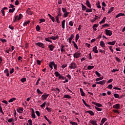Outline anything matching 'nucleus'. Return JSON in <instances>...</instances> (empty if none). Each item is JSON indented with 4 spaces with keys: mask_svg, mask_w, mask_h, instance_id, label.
I'll use <instances>...</instances> for the list:
<instances>
[{
    "mask_svg": "<svg viewBox=\"0 0 125 125\" xmlns=\"http://www.w3.org/2000/svg\"><path fill=\"white\" fill-rule=\"evenodd\" d=\"M76 67H77V64L75 62H72L70 64V65L69 66V69H76Z\"/></svg>",
    "mask_w": 125,
    "mask_h": 125,
    "instance_id": "obj_1",
    "label": "nucleus"
},
{
    "mask_svg": "<svg viewBox=\"0 0 125 125\" xmlns=\"http://www.w3.org/2000/svg\"><path fill=\"white\" fill-rule=\"evenodd\" d=\"M97 84H101L102 85H104L106 83V80H103L100 82H96Z\"/></svg>",
    "mask_w": 125,
    "mask_h": 125,
    "instance_id": "obj_2",
    "label": "nucleus"
},
{
    "mask_svg": "<svg viewBox=\"0 0 125 125\" xmlns=\"http://www.w3.org/2000/svg\"><path fill=\"white\" fill-rule=\"evenodd\" d=\"M36 45H37L38 46H40V47H42V48H44V45L43 44V43H42V42H37L36 44Z\"/></svg>",
    "mask_w": 125,
    "mask_h": 125,
    "instance_id": "obj_3",
    "label": "nucleus"
},
{
    "mask_svg": "<svg viewBox=\"0 0 125 125\" xmlns=\"http://www.w3.org/2000/svg\"><path fill=\"white\" fill-rule=\"evenodd\" d=\"M48 96H49V94L44 93L42 96V100H45V99H46V98H47Z\"/></svg>",
    "mask_w": 125,
    "mask_h": 125,
    "instance_id": "obj_4",
    "label": "nucleus"
},
{
    "mask_svg": "<svg viewBox=\"0 0 125 125\" xmlns=\"http://www.w3.org/2000/svg\"><path fill=\"white\" fill-rule=\"evenodd\" d=\"M105 34L107 36H112V31L111 30L106 29Z\"/></svg>",
    "mask_w": 125,
    "mask_h": 125,
    "instance_id": "obj_5",
    "label": "nucleus"
},
{
    "mask_svg": "<svg viewBox=\"0 0 125 125\" xmlns=\"http://www.w3.org/2000/svg\"><path fill=\"white\" fill-rule=\"evenodd\" d=\"M89 123L92 125H98L97 124V121L96 120H90Z\"/></svg>",
    "mask_w": 125,
    "mask_h": 125,
    "instance_id": "obj_6",
    "label": "nucleus"
},
{
    "mask_svg": "<svg viewBox=\"0 0 125 125\" xmlns=\"http://www.w3.org/2000/svg\"><path fill=\"white\" fill-rule=\"evenodd\" d=\"M54 64V62L53 61V62H50L49 63V67H50V68L51 69V70H52V69H53V65Z\"/></svg>",
    "mask_w": 125,
    "mask_h": 125,
    "instance_id": "obj_7",
    "label": "nucleus"
},
{
    "mask_svg": "<svg viewBox=\"0 0 125 125\" xmlns=\"http://www.w3.org/2000/svg\"><path fill=\"white\" fill-rule=\"evenodd\" d=\"M58 11H57V16H62V14L61 13V8H58Z\"/></svg>",
    "mask_w": 125,
    "mask_h": 125,
    "instance_id": "obj_8",
    "label": "nucleus"
},
{
    "mask_svg": "<svg viewBox=\"0 0 125 125\" xmlns=\"http://www.w3.org/2000/svg\"><path fill=\"white\" fill-rule=\"evenodd\" d=\"M31 116L33 119H36V114H35V110L34 109H32Z\"/></svg>",
    "mask_w": 125,
    "mask_h": 125,
    "instance_id": "obj_9",
    "label": "nucleus"
},
{
    "mask_svg": "<svg viewBox=\"0 0 125 125\" xmlns=\"http://www.w3.org/2000/svg\"><path fill=\"white\" fill-rule=\"evenodd\" d=\"M121 16H125V13H120L118 14L116 16L115 18H119V17H121Z\"/></svg>",
    "mask_w": 125,
    "mask_h": 125,
    "instance_id": "obj_10",
    "label": "nucleus"
},
{
    "mask_svg": "<svg viewBox=\"0 0 125 125\" xmlns=\"http://www.w3.org/2000/svg\"><path fill=\"white\" fill-rule=\"evenodd\" d=\"M51 40H53V41H55L56 40H58L59 39V36L57 35L55 37L52 36L50 38Z\"/></svg>",
    "mask_w": 125,
    "mask_h": 125,
    "instance_id": "obj_11",
    "label": "nucleus"
},
{
    "mask_svg": "<svg viewBox=\"0 0 125 125\" xmlns=\"http://www.w3.org/2000/svg\"><path fill=\"white\" fill-rule=\"evenodd\" d=\"M48 15L49 18L52 20V21L53 22H55V18H54V17L51 16V15H50V14H48Z\"/></svg>",
    "mask_w": 125,
    "mask_h": 125,
    "instance_id": "obj_12",
    "label": "nucleus"
},
{
    "mask_svg": "<svg viewBox=\"0 0 125 125\" xmlns=\"http://www.w3.org/2000/svg\"><path fill=\"white\" fill-rule=\"evenodd\" d=\"M93 51L94 52V53H98V50H97V46H95L94 47H93Z\"/></svg>",
    "mask_w": 125,
    "mask_h": 125,
    "instance_id": "obj_13",
    "label": "nucleus"
},
{
    "mask_svg": "<svg viewBox=\"0 0 125 125\" xmlns=\"http://www.w3.org/2000/svg\"><path fill=\"white\" fill-rule=\"evenodd\" d=\"M113 108L114 109H120V104H116L113 105Z\"/></svg>",
    "mask_w": 125,
    "mask_h": 125,
    "instance_id": "obj_14",
    "label": "nucleus"
},
{
    "mask_svg": "<svg viewBox=\"0 0 125 125\" xmlns=\"http://www.w3.org/2000/svg\"><path fill=\"white\" fill-rule=\"evenodd\" d=\"M86 5L89 7V8H91V4H90V2L88 0L86 1Z\"/></svg>",
    "mask_w": 125,
    "mask_h": 125,
    "instance_id": "obj_15",
    "label": "nucleus"
},
{
    "mask_svg": "<svg viewBox=\"0 0 125 125\" xmlns=\"http://www.w3.org/2000/svg\"><path fill=\"white\" fill-rule=\"evenodd\" d=\"M80 93L82 96H85V94L84 93V92H83V90L82 88L80 89Z\"/></svg>",
    "mask_w": 125,
    "mask_h": 125,
    "instance_id": "obj_16",
    "label": "nucleus"
},
{
    "mask_svg": "<svg viewBox=\"0 0 125 125\" xmlns=\"http://www.w3.org/2000/svg\"><path fill=\"white\" fill-rule=\"evenodd\" d=\"M115 43H116L115 41H113L112 42H107V44H109V45H115Z\"/></svg>",
    "mask_w": 125,
    "mask_h": 125,
    "instance_id": "obj_17",
    "label": "nucleus"
},
{
    "mask_svg": "<svg viewBox=\"0 0 125 125\" xmlns=\"http://www.w3.org/2000/svg\"><path fill=\"white\" fill-rule=\"evenodd\" d=\"M85 113H88L91 116H94V112L91 110L86 111Z\"/></svg>",
    "mask_w": 125,
    "mask_h": 125,
    "instance_id": "obj_18",
    "label": "nucleus"
},
{
    "mask_svg": "<svg viewBox=\"0 0 125 125\" xmlns=\"http://www.w3.org/2000/svg\"><path fill=\"white\" fill-rule=\"evenodd\" d=\"M48 48L51 51H53V49H54V46L52 45V44H50L49 45Z\"/></svg>",
    "mask_w": 125,
    "mask_h": 125,
    "instance_id": "obj_19",
    "label": "nucleus"
},
{
    "mask_svg": "<svg viewBox=\"0 0 125 125\" xmlns=\"http://www.w3.org/2000/svg\"><path fill=\"white\" fill-rule=\"evenodd\" d=\"M100 45H101L102 47H105L106 46V45H105V43L103 41L100 42Z\"/></svg>",
    "mask_w": 125,
    "mask_h": 125,
    "instance_id": "obj_20",
    "label": "nucleus"
},
{
    "mask_svg": "<svg viewBox=\"0 0 125 125\" xmlns=\"http://www.w3.org/2000/svg\"><path fill=\"white\" fill-rule=\"evenodd\" d=\"M73 56L74 58H79V52L75 53Z\"/></svg>",
    "mask_w": 125,
    "mask_h": 125,
    "instance_id": "obj_21",
    "label": "nucleus"
},
{
    "mask_svg": "<svg viewBox=\"0 0 125 125\" xmlns=\"http://www.w3.org/2000/svg\"><path fill=\"white\" fill-rule=\"evenodd\" d=\"M65 20H63L62 22V29H65Z\"/></svg>",
    "mask_w": 125,
    "mask_h": 125,
    "instance_id": "obj_22",
    "label": "nucleus"
},
{
    "mask_svg": "<svg viewBox=\"0 0 125 125\" xmlns=\"http://www.w3.org/2000/svg\"><path fill=\"white\" fill-rule=\"evenodd\" d=\"M17 111L18 113H22L23 112V108L20 107L19 108H17Z\"/></svg>",
    "mask_w": 125,
    "mask_h": 125,
    "instance_id": "obj_23",
    "label": "nucleus"
},
{
    "mask_svg": "<svg viewBox=\"0 0 125 125\" xmlns=\"http://www.w3.org/2000/svg\"><path fill=\"white\" fill-rule=\"evenodd\" d=\"M26 12L27 14H29V15H32V13L31 11V9L30 8H28L26 11Z\"/></svg>",
    "mask_w": 125,
    "mask_h": 125,
    "instance_id": "obj_24",
    "label": "nucleus"
},
{
    "mask_svg": "<svg viewBox=\"0 0 125 125\" xmlns=\"http://www.w3.org/2000/svg\"><path fill=\"white\" fill-rule=\"evenodd\" d=\"M106 21V17H104L103 20L99 22V24H102V23H105Z\"/></svg>",
    "mask_w": 125,
    "mask_h": 125,
    "instance_id": "obj_25",
    "label": "nucleus"
},
{
    "mask_svg": "<svg viewBox=\"0 0 125 125\" xmlns=\"http://www.w3.org/2000/svg\"><path fill=\"white\" fill-rule=\"evenodd\" d=\"M104 79V77L102 76L96 79V82H99V81H102Z\"/></svg>",
    "mask_w": 125,
    "mask_h": 125,
    "instance_id": "obj_26",
    "label": "nucleus"
},
{
    "mask_svg": "<svg viewBox=\"0 0 125 125\" xmlns=\"http://www.w3.org/2000/svg\"><path fill=\"white\" fill-rule=\"evenodd\" d=\"M106 121H107V118H103L101 121L102 125H103V124H104V123H105V122H106Z\"/></svg>",
    "mask_w": 125,
    "mask_h": 125,
    "instance_id": "obj_27",
    "label": "nucleus"
},
{
    "mask_svg": "<svg viewBox=\"0 0 125 125\" xmlns=\"http://www.w3.org/2000/svg\"><path fill=\"white\" fill-rule=\"evenodd\" d=\"M15 100H16V99L15 98H13L9 100L8 103H12V102H13V101H15Z\"/></svg>",
    "mask_w": 125,
    "mask_h": 125,
    "instance_id": "obj_28",
    "label": "nucleus"
},
{
    "mask_svg": "<svg viewBox=\"0 0 125 125\" xmlns=\"http://www.w3.org/2000/svg\"><path fill=\"white\" fill-rule=\"evenodd\" d=\"M70 13L68 12H66L65 13H64L63 14V17H64L65 18H66V17H68V15H69Z\"/></svg>",
    "mask_w": 125,
    "mask_h": 125,
    "instance_id": "obj_29",
    "label": "nucleus"
},
{
    "mask_svg": "<svg viewBox=\"0 0 125 125\" xmlns=\"http://www.w3.org/2000/svg\"><path fill=\"white\" fill-rule=\"evenodd\" d=\"M72 43L74 44V47H75L76 49H78V45H77V43H76L74 41H72Z\"/></svg>",
    "mask_w": 125,
    "mask_h": 125,
    "instance_id": "obj_30",
    "label": "nucleus"
},
{
    "mask_svg": "<svg viewBox=\"0 0 125 125\" xmlns=\"http://www.w3.org/2000/svg\"><path fill=\"white\" fill-rule=\"evenodd\" d=\"M95 109H96V110H97V111H98V112H101V111H102V108H99L98 107L95 106Z\"/></svg>",
    "mask_w": 125,
    "mask_h": 125,
    "instance_id": "obj_31",
    "label": "nucleus"
},
{
    "mask_svg": "<svg viewBox=\"0 0 125 125\" xmlns=\"http://www.w3.org/2000/svg\"><path fill=\"white\" fill-rule=\"evenodd\" d=\"M85 12L89 13V12H92V8H87L86 9Z\"/></svg>",
    "mask_w": 125,
    "mask_h": 125,
    "instance_id": "obj_32",
    "label": "nucleus"
},
{
    "mask_svg": "<svg viewBox=\"0 0 125 125\" xmlns=\"http://www.w3.org/2000/svg\"><path fill=\"white\" fill-rule=\"evenodd\" d=\"M30 22H31V21H28L24 22L23 23L24 27H25V26H27L28 25V24H29Z\"/></svg>",
    "mask_w": 125,
    "mask_h": 125,
    "instance_id": "obj_33",
    "label": "nucleus"
},
{
    "mask_svg": "<svg viewBox=\"0 0 125 125\" xmlns=\"http://www.w3.org/2000/svg\"><path fill=\"white\" fill-rule=\"evenodd\" d=\"M14 11H15V8H13L12 9H10L9 10V12H10V13H13Z\"/></svg>",
    "mask_w": 125,
    "mask_h": 125,
    "instance_id": "obj_34",
    "label": "nucleus"
},
{
    "mask_svg": "<svg viewBox=\"0 0 125 125\" xmlns=\"http://www.w3.org/2000/svg\"><path fill=\"white\" fill-rule=\"evenodd\" d=\"M94 68V66L88 65L87 66L88 70H91L92 69H93Z\"/></svg>",
    "mask_w": 125,
    "mask_h": 125,
    "instance_id": "obj_35",
    "label": "nucleus"
},
{
    "mask_svg": "<svg viewBox=\"0 0 125 125\" xmlns=\"http://www.w3.org/2000/svg\"><path fill=\"white\" fill-rule=\"evenodd\" d=\"M54 74H55L56 77H59L61 75L60 73H59V72L58 71H56Z\"/></svg>",
    "mask_w": 125,
    "mask_h": 125,
    "instance_id": "obj_36",
    "label": "nucleus"
},
{
    "mask_svg": "<svg viewBox=\"0 0 125 125\" xmlns=\"http://www.w3.org/2000/svg\"><path fill=\"white\" fill-rule=\"evenodd\" d=\"M36 31H41V27H40V25H37L36 26Z\"/></svg>",
    "mask_w": 125,
    "mask_h": 125,
    "instance_id": "obj_37",
    "label": "nucleus"
},
{
    "mask_svg": "<svg viewBox=\"0 0 125 125\" xmlns=\"http://www.w3.org/2000/svg\"><path fill=\"white\" fill-rule=\"evenodd\" d=\"M45 105H46V102H44L41 105V108H43V107H45Z\"/></svg>",
    "mask_w": 125,
    "mask_h": 125,
    "instance_id": "obj_38",
    "label": "nucleus"
},
{
    "mask_svg": "<svg viewBox=\"0 0 125 125\" xmlns=\"http://www.w3.org/2000/svg\"><path fill=\"white\" fill-rule=\"evenodd\" d=\"M37 93H38V94H43V92L41 91V90H40V89L38 88L37 89Z\"/></svg>",
    "mask_w": 125,
    "mask_h": 125,
    "instance_id": "obj_39",
    "label": "nucleus"
},
{
    "mask_svg": "<svg viewBox=\"0 0 125 125\" xmlns=\"http://www.w3.org/2000/svg\"><path fill=\"white\" fill-rule=\"evenodd\" d=\"M96 106H97L96 107H102V104H99L98 103H96Z\"/></svg>",
    "mask_w": 125,
    "mask_h": 125,
    "instance_id": "obj_40",
    "label": "nucleus"
},
{
    "mask_svg": "<svg viewBox=\"0 0 125 125\" xmlns=\"http://www.w3.org/2000/svg\"><path fill=\"white\" fill-rule=\"evenodd\" d=\"M114 96L116 98H120V95L118 94L115 93L114 94Z\"/></svg>",
    "mask_w": 125,
    "mask_h": 125,
    "instance_id": "obj_41",
    "label": "nucleus"
},
{
    "mask_svg": "<svg viewBox=\"0 0 125 125\" xmlns=\"http://www.w3.org/2000/svg\"><path fill=\"white\" fill-rule=\"evenodd\" d=\"M64 98H68V99H70L71 98V96L69 95H64Z\"/></svg>",
    "mask_w": 125,
    "mask_h": 125,
    "instance_id": "obj_42",
    "label": "nucleus"
},
{
    "mask_svg": "<svg viewBox=\"0 0 125 125\" xmlns=\"http://www.w3.org/2000/svg\"><path fill=\"white\" fill-rule=\"evenodd\" d=\"M69 25L70 26H71V27H73V26L74 25V21H70L69 22Z\"/></svg>",
    "mask_w": 125,
    "mask_h": 125,
    "instance_id": "obj_43",
    "label": "nucleus"
},
{
    "mask_svg": "<svg viewBox=\"0 0 125 125\" xmlns=\"http://www.w3.org/2000/svg\"><path fill=\"white\" fill-rule=\"evenodd\" d=\"M26 81V78H23L21 79V83H25Z\"/></svg>",
    "mask_w": 125,
    "mask_h": 125,
    "instance_id": "obj_44",
    "label": "nucleus"
},
{
    "mask_svg": "<svg viewBox=\"0 0 125 125\" xmlns=\"http://www.w3.org/2000/svg\"><path fill=\"white\" fill-rule=\"evenodd\" d=\"M40 21L39 22L40 24H42V22H45V20L44 19H41L39 20Z\"/></svg>",
    "mask_w": 125,
    "mask_h": 125,
    "instance_id": "obj_45",
    "label": "nucleus"
},
{
    "mask_svg": "<svg viewBox=\"0 0 125 125\" xmlns=\"http://www.w3.org/2000/svg\"><path fill=\"white\" fill-rule=\"evenodd\" d=\"M95 74H96V75H97V76H98V77L101 76V74L99 72H98V71H95Z\"/></svg>",
    "mask_w": 125,
    "mask_h": 125,
    "instance_id": "obj_46",
    "label": "nucleus"
},
{
    "mask_svg": "<svg viewBox=\"0 0 125 125\" xmlns=\"http://www.w3.org/2000/svg\"><path fill=\"white\" fill-rule=\"evenodd\" d=\"M45 41H46V42H51V43H52V41H50L49 38H45Z\"/></svg>",
    "mask_w": 125,
    "mask_h": 125,
    "instance_id": "obj_47",
    "label": "nucleus"
},
{
    "mask_svg": "<svg viewBox=\"0 0 125 125\" xmlns=\"http://www.w3.org/2000/svg\"><path fill=\"white\" fill-rule=\"evenodd\" d=\"M14 73V68H10V74H13Z\"/></svg>",
    "mask_w": 125,
    "mask_h": 125,
    "instance_id": "obj_48",
    "label": "nucleus"
},
{
    "mask_svg": "<svg viewBox=\"0 0 125 125\" xmlns=\"http://www.w3.org/2000/svg\"><path fill=\"white\" fill-rule=\"evenodd\" d=\"M62 11L63 13L67 12V9L66 8H62Z\"/></svg>",
    "mask_w": 125,
    "mask_h": 125,
    "instance_id": "obj_49",
    "label": "nucleus"
},
{
    "mask_svg": "<svg viewBox=\"0 0 125 125\" xmlns=\"http://www.w3.org/2000/svg\"><path fill=\"white\" fill-rule=\"evenodd\" d=\"M87 8H86V6L83 5L82 4V10H86Z\"/></svg>",
    "mask_w": 125,
    "mask_h": 125,
    "instance_id": "obj_50",
    "label": "nucleus"
},
{
    "mask_svg": "<svg viewBox=\"0 0 125 125\" xmlns=\"http://www.w3.org/2000/svg\"><path fill=\"white\" fill-rule=\"evenodd\" d=\"M22 17H23V15H21V14H20L19 16V18L18 19V20H21V18H22Z\"/></svg>",
    "mask_w": 125,
    "mask_h": 125,
    "instance_id": "obj_51",
    "label": "nucleus"
},
{
    "mask_svg": "<svg viewBox=\"0 0 125 125\" xmlns=\"http://www.w3.org/2000/svg\"><path fill=\"white\" fill-rule=\"evenodd\" d=\"M35 113L36 115L38 116V117H40L41 116V113H40V111H36Z\"/></svg>",
    "mask_w": 125,
    "mask_h": 125,
    "instance_id": "obj_52",
    "label": "nucleus"
},
{
    "mask_svg": "<svg viewBox=\"0 0 125 125\" xmlns=\"http://www.w3.org/2000/svg\"><path fill=\"white\" fill-rule=\"evenodd\" d=\"M46 109L47 111H48V112L49 113H51V108L47 107L46 108Z\"/></svg>",
    "mask_w": 125,
    "mask_h": 125,
    "instance_id": "obj_53",
    "label": "nucleus"
},
{
    "mask_svg": "<svg viewBox=\"0 0 125 125\" xmlns=\"http://www.w3.org/2000/svg\"><path fill=\"white\" fill-rule=\"evenodd\" d=\"M40 81H41V78H39L38 80L37 81V82L36 83V85H38L39 84V83H40Z\"/></svg>",
    "mask_w": 125,
    "mask_h": 125,
    "instance_id": "obj_54",
    "label": "nucleus"
},
{
    "mask_svg": "<svg viewBox=\"0 0 125 125\" xmlns=\"http://www.w3.org/2000/svg\"><path fill=\"white\" fill-rule=\"evenodd\" d=\"M75 36L73 35V34H71L70 37L68 39V40H73L74 39V37Z\"/></svg>",
    "mask_w": 125,
    "mask_h": 125,
    "instance_id": "obj_55",
    "label": "nucleus"
},
{
    "mask_svg": "<svg viewBox=\"0 0 125 125\" xmlns=\"http://www.w3.org/2000/svg\"><path fill=\"white\" fill-rule=\"evenodd\" d=\"M78 40H79V34L76 35V39H75L76 42H77Z\"/></svg>",
    "mask_w": 125,
    "mask_h": 125,
    "instance_id": "obj_56",
    "label": "nucleus"
},
{
    "mask_svg": "<svg viewBox=\"0 0 125 125\" xmlns=\"http://www.w3.org/2000/svg\"><path fill=\"white\" fill-rule=\"evenodd\" d=\"M53 67H54V69L57 70V64H55V62H54V63Z\"/></svg>",
    "mask_w": 125,
    "mask_h": 125,
    "instance_id": "obj_57",
    "label": "nucleus"
},
{
    "mask_svg": "<svg viewBox=\"0 0 125 125\" xmlns=\"http://www.w3.org/2000/svg\"><path fill=\"white\" fill-rule=\"evenodd\" d=\"M8 123H12L13 122V119L10 118L7 120Z\"/></svg>",
    "mask_w": 125,
    "mask_h": 125,
    "instance_id": "obj_58",
    "label": "nucleus"
},
{
    "mask_svg": "<svg viewBox=\"0 0 125 125\" xmlns=\"http://www.w3.org/2000/svg\"><path fill=\"white\" fill-rule=\"evenodd\" d=\"M14 7H15V5H14L12 4H10V6L9 7V8H14Z\"/></svg>",
    "mask_w": 125,
    "mask_h": 125,
    "instance_id": "obj_59",
    "label": "nucleus"
},
{
    "mask_svg": "<svg viewBox=\"0 0 125 125\" xmlns=\"http://www.w3.org/2000/svg\"><path fill=\"white\" fill-rule=\"evenodd\" d=\"M70 123L72 125H78L77 123L76 122H73L71 121Z\"/></svg>",
    "mask_w": 125,
    "mask_h": 125,
    "instance_id": "obj_60",
    "label": "nucleus"
},
{
    "mask_svg": "<svg viewBox=\"0 0 125 125\" xmlns=\"http://www.w3.org/2000/svg\"><path fill=\"white\" fill-rule=\"evenodd\" d=\"M66 78H68V80H71L72 79V77H71V75L70 74H68L66 75Z\"/></svg>",
    "mask_w": 125,
    "mask_h": 125,
    "instance_id": "obj_61",
    "label": "nucleus"
},
{
    "mask_svg": "<svg viewBox=\"0 0 125 125\" xmlns=\"http://www.w3.org/2000/svg\"><path fill=\"white\" fill-rule=\"evenodd\" d=\"M115 60H116L117 62H121V59L118 57L115 58Z\"/></svg>",
    "mask_w": 125,
    "mask_h": 125,
    "instance_id": "obj_62",
    "label": "nucleus"
},
{
    "mask_svg": "<svg viewBox=\"0 0 125 125\" xmlns=\"http://www.w3.org/2000/svg\"><path fill=\"white\" fill-rule=\"evenodd\" d=\"M97 8H101V6L100 5V3H98L97 4Z\"/></svg>",
    "mask_w": 125,
    "mask_h": 125,
    "instance_id": "obj_63",
    "label": "nucleus"
},
{
    "mask_svg": "<svg viewBox=\"0 0 125 125\" xmlns=\"http://www.w3.org/2000/svg\"><path fill=\"white\" fill-rule=\"evenodd\" d=\"M19 4V1L18 0H16L15 3V5H18Z\"/></svg>",
    "mask_w": 125,
    "mask_h": 125,
    "instance_id": "obj_64",
    "label": "nucleus"
}]
</instances>
